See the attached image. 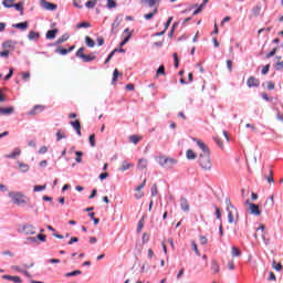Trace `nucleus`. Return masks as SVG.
Here are the masks:
<instances>
[{"mask_svg":"<svg viewBox=\"0 0 283 283\" xmlns=\"http://www.w3.org/2000/svg\"><path fill=\"white\" fill-rule=\"evenodd\" d=\"M14 1H17V0H3L2 6L4 8H12V6H14Z\"/></svg>","mask_w":283,"mask_h":283,"instance_id":"72a5a7b5","label":"nucleus"},{"mask_svg":"<svg viewBox=\"0 0 283 283\" xmlns=\"http://www.w3.org/2000/svg\"><path fill=\"white\" fill-rule=\"evenodd\" d=\"M85 48H80L77 51H76V56L77 59H83L85 56Z\"/></svg>","mask_w":283,"mask_h":283,"instance_id":"4c0bfd02","label":"nucleus"},{"mask_svg":"<svg viewBox=\"0 0 283 283\" xmlns=\"http://www.w3.org/2000/svg\"><path fill=\"white\" fill-rule=\"evenodd\" d=\"M0 56H2L3 59H8V56H10V51L8 50L1 51Z\"/></svg>","mask_w":283,"mask_h":283,"instance_id":"774afa93","label":"nucleus"},{"mask_svg":"<svg viewBox=\"0 0 283 283\" xmlns=\"http://www.w3.org/2000/svg\"><path fill=\"white\" fill-rule=\"evenodd\" d=\"M143 227H145V222L139 220L138 226H137V233H140L143 231Z\"/></svg>","mask_w":283,"mask_h":283,"instance_id":"e2e57ef3","label":"nucleus"},{"mask_svg":"<svg viewBox=\"0 0 283 283\" xmlns=\"http://www.w3.org/2000/svg\"><path fill=\"white\" fill-rule=\"evenodd\" d=\"M186 158L188 160H196V153H193L191 149H188L186 153Z\"/></svg>","mask_w":283,"mask_h":283,"instance_id":"c756f323","label":"nucleus"},{"mask_svg":"<svg viewBox=\"0 0 283 283\" xmlns=\"http://www.w3.org/2000/svg\"><path fill=\"white\" fill-rule=\"evenodd\" d=\"M10 114H14V108L12 106L3 108L0 106V115L1 116H10Z\"/></svg>","mask_w":283,"mask_h":283,"instance_id":"9d476101","label":"nucleus"},{"mask_svg":"<svg viewBox=\"0 0 283 283\" xmlns=\"http://www.w3.org/2000/svg\"><path fill=\"white\" fill-rule=\"evenodd\" d=\"M231 255H232V258H240L242 255V252L237 247H232Z\"/></svg>","mask_w":283,"mask_h":283,"instance_id":"aec40b11","label":"nucleus"},{"mask_svg":"<svg viewBox=\"0 0 283 283\" xmlns=\"http://www.w3.org/2000/svg\"><path fill=\"white\" fill-rule=\"evenodd\" d=\"M192 250L195 251L196 255L200 256V251L198 250V244H196V241L191 242Z\"/></svg>","mask_w":283,"mask_h":283,"instance_id":"3c124183","label":"nucleus"},{"mask_svg":"<svg viewBox=\"0 0 283 283\" xmlns=\"http://www.w3.org/2000/svg\"><path fill=\"white\" fill-rule=\"evenodd\" d=\"M70 125L73 127V129H75V132H76V134H77V136H81L82 134H81V122H78V119H76V120H71L70 122Z\"/></svg>","mask_w":283,"mask_h":283,"instance_id":"1a4fd4ad","label":"nucleus"},{"mask_svg":"<svg viewBox=\"0 0 283 283\" xmlns=\"http://www.w3.org/2000/svg\"><path fill=\"white\" fill-rule=\"evenodd\" d=\"M95 7H96V0H88L85 3V8H88V10H94Z\"/></svg>","mask_w":283,"mask_h":283,"instance_id":"7c9ffc66","label":"nucleus"},{"mask_svg":"<svg viewBox=\"0 0 283 283\" xmlns=\"http://www.w3.org/2000/svg\"><path fill=\"white\" fill-rule=\"evenodd\" d=\"M67 39H70V35H67V34L62 35L61 38H59L56 40V45H61V43H65V41H67Z\"/></svg>","mask_w":283,"mask_h":283,"instance_id":"f704fd0d","label":"nucleus"},{"mask_svg":"<svg viewBox=\"0 0 283 283\" xmlns=\"http://www.w3.org/2000/svg\"><path fill=\"white\" fill-rule=\"evenodd\" d=\"M129 39H132V33H128L127 36L119 43V46L123 48L129 43Z\"/></svg>","mask_w":283,"mask_h":283,"instance_id":"58836bf2","label":"nucleus"},{"mask_svg":"<svg viewBox=\"0 0 283 283\" xmlns=\"http://www.w3.org/2000/svg\"><path fill=\"white\" fill-rule=\"evenodd\" d=\"M82 60L84 63H92V61L96 60V55L84 54V57H82Z\"/></svg>","mask_w":283,"mask_h":283,"instance_id":"5701e85b","label":"nucleus"},{"mask_svg":"<svg viewBox=\"0 0 283 283\" xmlns=\"http://www.w3.org/2000/svg\"><path fill=\"white\" fill-rule=\"evenodd\" d=\"M75 156H77V157L75 158V160H76L77 163H83V158H81V157L83 156V151H76V153H75Z\"/></svg>","mask_w":283,"mask_h":283,"instance_id":"052dcab7","label":"nucleus"},{"mask_svg":"<svg viewBox=\"0 0 283 283\" xmlns=\"http://www.w3.org/2000/svg\"><path fill=\"white\" fill-rule=\"evenodd\" d=\"M27 242H28V244H36V243H39L36 237H29V238H27Z\"/></svg>","mask_w":283,"mask_h":283,"instance_id":"de8ad7c7","label":"nucleus"},{"mask_svg":"<svg viewBox=\"0 0 283 283\" xmlns=\"http://www.w3.org/2000/svg\"><path fill=\"white\" fill-rule=\"evenodd\" d=\"M85 43H86L87 48H94V45H96L94 40H92V38H90V36L85 38Z\"/></svg>","mask_w":283,"mask_h":283,"instance_id":"c9c22d12","label":"nucleus"},{"mask_svg":"<svg viewBox=\"0 0 283 283\" xmlns=\"http://www.w3.org/2000/svg\"><path fill=\"white\" fill-rule=\"evenodd\" d=\"M88 140H90V145H91V147H96V135H91L90 137H88Z\"/></svg>","mask_w":283,"mask_h":283,"instance_id":"ea45409f","label":"nucleus"},{"mask_svg":"<svg viewBox=\"0 0 283 283\" xmlns=\"http://www.w3.org/2000/svg\"><path fill=\"white\" fill-rule=\"evenodd\" d=\"M199 242H200V244H202L205 247L206 244L209 243V239H207V237H205V235H200Z\"/></svg>","mask_w":283,"mask_h":283,"instance_id":"49530a36","label":"nucleus"},{"mask_svg":"<svg viewBox=\"0 0 283 283\" xmlns=\"http://www.w3.org/2000/svg\"><path fill=\"white\" fill-rule=\"evenodd\" d=\"M40 6L43 10H49V12H54L57 8L56 4L48 2V0H40Z\"/></svg>","mask_w":283,"mask_h":283,"instance_id":"20e7f679","label":"nucleus"},{"mask_svg":"<svg viewBox=\"0 0 283 283\" xmlns=\"http://www.w3.org/2000/svg\"><path fill=\"white\" fill-rule=\"evenodd\" d=\"M175 165H178V159L169 158L164 169H171Z\"/></svg>","mask_w":283,"mask_h":283,"instance_id":"a211bd4d","label":"nucleus"},{"mask_svg":"<svg viewBox=\"0 0 283 283\" xmlns=\"http://www.w3.org/2000/svg\"><path fill=\"white\" fill-rule=\"evenodd\" d=\"M2 280H8L9 282H14V283L23 282V280H21L20 276H12V275H8V274L2 275Z\"/></svg>","mask_w":283,"mask_h":283,"instance_id":"6e6552de","label":"nucleus"},{"mask_svg":"<svg viewBox=\"0 0 283 283\" xmlns=\"http://www.w3.org/2000/svg\"><path fill=\"white\" fill-rule=\"evenodd\" d=\"M11 271H15L17 273H22V275H25V277H32V274L28 270H23L19 265H11Z\"/></svg>","mask_w":283,"mask_h":283,"instance_id":"423d86ee","label":"nucleus"},{"mask_svg":"<svg viewBox=\"0 0 283 283\" xmlns=\"http://www.w3.org/2000/svg\"><path fill=\"white\" fill-rule=\"evenodd\" d=\"M81 3H82L81 0H73L74 8H77L78 10L83 8V4Z\"/></svg>","mask_w":283,"mask_h":283,"instance_id":"bf43d9fd","label":"nucleus"},{"mask_svg":"<svg viewBox=\"0 0 283 283\" xmlns=\"http://www.w3.org/2000/svg\"><path fill=\"white\" fill-rule=\"evenodd\" d=\"M227 211L231 209H235V207L231 203V199L226 198Z\"/></svg>","mask_w":283,"mask_h":283,"instance_id":"a18cd8bd","label":"nucleus"},{"mask_svg":"<svg viewBox=\"0 0 283 283\" xmlns=\"http://www.w3.org/2000/svg\"><path fill=\"white\" fill-rule=\"evenodd\" d=\"M13 28H17L18 30H28V22H20L13 24Z\"/></svg>","mask_w":283,"mask_h":283,"instance_id":"b1692460","label":"nucleus"},{"mask_svg":"<svg viewBox=\"0 0 283 283\" xmlns=\"http://www.w3.org/2000/svg\"><path fill=\"white\" fill-rule=\"evenodd\" d=\"M272 266L275 271L282 270V263H276L275 261H273Z\"/></svg>","mask_w":283,"mask_h":283,"instance_id":"4d7b16f0","label":"nucleus"},{"mask_svg":"<svg viewBox=\"0 0 283 283\" xmlns=\"http://www.w3.org/2000/svg\"><path fill=\"white\" fill-rule=\"evenodd\" d=\"M35 238L38 241L40 240V242H45L48 240L45 234H38Z\"/></svg>","mask_w":283,"mask_h":283,"instance_id":"0e129e2a","label":"nucleus"},{"mask_svg":"<svg viewBox=\"0 0 283 283\" xmlns=\"http://www.w3.org/2000/svg\"><path fill=\"white\" fill-rule=\"evenodd\" d=\"M245 205L248 207V211L249 213H251V216H262V211H260V206L255 205V203H251V200L247 199Z\"/></svg>","mask_w":283,"mask_h":283,"instance_id":"7ed1b4c3","label":"nucleus"},{"mask_svg":"<svg viewBox=\"0 0 283 283\" xmlns=\"http://www.w3.org/2000/svg\"><path fill=\"white\" fill-rule=\"evenodd\" d=\"M28 39H29V41H39V39H41V34L39 32L31 31L28 34Z\"/></svg>","mask_w":283,"mask_h":283,"instance_id":"dca6fc26","label":"nucleus"},{"mask_svg":"<svg viewBox=\"0 0 283 283\" xmlns=\"http://www.w3.org/2000/svg\"><path fill=\"white\" fill-rule=\"evenodd\" d=\"M2 48L4 49V50H12V49H14V42H12L11 40H9V41H7V42H4L3 44H2Z\"/></svg>","mask_w":283,"mask_h":283,"instance_id":"a878e982","label":"nucleus"},{"mask_svg":"<svg viewBox=\"0 0 283 283\" xmlns=\"http://www.w3.org/2000/svg\"><path fill=\"white\" fill-rule=\"evenodd\" d=\"M138 169H147V159H139L137 164Z\"/></svg>","mask_w":283,"mask_h":283,"instance_id":"c85d7f7f","label":"nucleus"},{"mask_svg":"<svg viewBox=\"0 0 283 283\" xmlns=\"http://www.w3.org/2000/svg\"><path fill=\"white\" fill-rule=\"evenodd\" d=\"M8 197L11 199L12 205H17L18 207L28 202V197L21 191H10Z\"/></svg>","mask_w":283,"mask_h":283,"instance_id":"f257e3e1","label":"nucleus"},{"mask_svg":"<svg viewBox=\"0 0 283 283\" xmlns=\"http://www.w3.org/2000/svg\"><path fill=\"white\" fill-rule=\"evenodd\" d=\"M228 222L229 224H233V211H228Z\"/></svg>","mask_w":283,"mask_h":283,"instance_id":"13d9d810","label":"nucleus"},{"mask_svg":"<svg viewBox=\"0 0 283 283\" xmlns=\"http://www.w3.org/2000/svg\"><path fill=\"white\" fill-rule=\"evenodd\" d=\"M161 75H165V65H160L158 69H157V73H156V76H160Z\"/></svg>","mask_w":283,"mask_h":283,"instance_id":"8fccbe9b","label":"nucleus"},{"mask_svg":"<svg viewBox=\"0 0 283 283\" xmlns=\"http://www.w3.org/2000/svg\"><path fill=\"white\" fill-rule=\"evenodd\" d=\"M23 233H25V235H34V233H36L34 226H24Z\"/></svg>","mask_w":283,"mask_h":283,"instance_id":"9b49d317","label":"nucleus"},{"mask_svg":"<svg viewBox=\"0 0 283 283\" xmlns=\"http://www.w3.org/2000/svg\"><path fill=\"white\" fill-rule=\"evenodd\" d=\"M12 74H14V70L10 69L9 73L4 76V81H10V78H12Z\"/></svg>","mask_w":283,"mask_h":283,"instance_id":"338daca9","label":"nucleus"},{"mask_svg":"<svg viewBox=\"0 0 283 283\" xmlns=\"http://www.w3.org/2000/svg\"><path fill=\"white\" fill-rule=\"evenodd\" d=\"M130 143H133L134 145H138V143H140V137L137 135H133L129 137Z\"/></svg>","mask_w":283,"mask_h":283,"instance_id":"e433bc0d","label":"nucleus"},{"mask_svg":"<svg viewBox=\"0 0 283 283\" xmlns=\"http://www.w3.org/2000/svg\"><path fill=\"white\" fill-rule=\"evenodd\" d=\"M198 164L205 171H211L213 164L211 163V154H199Z\"/></svg>","mask_w":283,"mask_h":283,"instance_id":"f03ea898","label":"nucleus"},{"mask_svg":"<svg viewBox=\"0 0 283 283\" xmlns=\"http://www.w3.org/2000/svg\"><path fill=\"white\" fill-rule=\"evenodd\" d=\"M56 34H59V29L49 30L46 32V39L49 40L56 39Z\"/></svg>","mask_w":283,"mask_h":283,"instance_id":"f3484780","label":"nucleus"},{"mask_svg":"<svg viewBox=\"0 0 283 283\" xmlns=\"http://www.w3.org/2000/svg\"><path fill=\"white\" fill-rule=\"evenodd\" d=\"M216 212L214 216L217 217V220H222V212H220V208L214 207Z\"/></svg>","mask_w":283,"mask_h":283,"instance_id":"864d4df0","label":"nucleus"},{"mask_svg":"<svg viewBox=\"0 0 283 283\" xmlns=\"http://www.w3.org/2000/svg\"><path fill=\"white\" fill-rule=\"evenodd\" d=\"M106 8H108V10H112L113 8H116V1L107 0Z\"/></svg>","mask_w":283,"mask_h":283,"instance_id":"a19ab883","label":"nucleus"},{"mask_svg":"<svg viewBox=\"0 0 283 283\" xmlns=\"http://www.w3.org/2000/svg\"><path fill=\"white\" fill-rule=\"evenodd\" d=\"M167 163H169V157H165V156H160L158 164L160 165V167H166Z\"/></svg>","mask_w":283,"mask_h":283,"instance_id":"4be33fe9","label":"nucleus"},{"mask_svg":"<svg viewBox=\"0 0 283 283\" xmlns=\"http://www.w3.org/2000/svg\"><path fill=\"white\" fill-rule=\"evenodd\" d=\"M247 85H248V87H260V81H258L255 77L251 76L248 78Z\"/></svg>","mask_w":283,"mask_h":283,"instance_id":"f8f14e48","label":"nucleus"},{"mask_svg":"<svg viewBox=\"0 0 283 283\" xmlns=\"http://www.w3.org/2000/svg\"><path fill=\"white\" fill-rule=\"evenodd\" d=\"M88 216H90V218L93 220V222H94L95 226L101 222L99 219H97V218L94 217V216H95L94 212H90Z\"/></svg>","mask_w":283,"mask_h":283,"instance_id":"603ef678","label":"nucleus"},{"mask_svg":"<svg viewBox=\"0 0 283 283\" xmlns=\"http://www.w3.org/2000/svg\"><path fill=\"white\" fill-rule=\"evenodd\" d=\"M201 10H205V4H200L199 7H198V9H196L195 11H193V17H196V14H200V12H201Z\"/></svg>","mask_w":283,"mask_h":283,"instance_id":"69168bd1","label":"nucleus"},{"mask_svg":"<svg viewBox=\"0 0 283 283\" xmlns=\"http://www.w3.org/2000/svg\"><path fill=\"white\" fill-rule=\"evenodd\" d=\"M145 185H147V179H144V181L135 189V191H143V189H145Z\"/></svg>","mask_w":283,"mask_h":283,"instance_id":"5fc2aeb1","label":"nucleus"},{"mask_svg":"<svg viewBox=\"0 0 283 283\" xmlns=\"http://www.w3.org/2000/svg\"><path fill=\"white\" fill-rule=\"evenodd\" d=\"M180 208L182 211H189V201L187 200V198H180Z\"/></svg>","mask_w":283,"mask_h":283,"instance_id":"4468645a","label":"nucleus"},{"mask_svg":"<svg viewBox=\"0 0 283 283\" xmlns=\"http://www.w3.org/2000/svg\"><path fill=\"white\" fill-rule=\"evenodd\" d=\"M262 12V4H256L254 8H252V15L258 17Z\"/></svg>","mask_w":283,"mask_h":283,"instance_id":"412c9836","label":"nucleus"},{"mask_svg":"<svg viewBox=\"0 0 283 283\" xmlns=\"http://www.w3.org/2000/svg\"><path fill=\"white\" fill-rule=\"evenodd\" d=\"M151 196L156 197L158 196V185L154 184V186L150 188Z\"/></svg>","mask_w":283,"mask_h":283,"instance_id":"09e8293b","label":"nucleus"},{"mask_svg":"<svg viewBox=\"0 0 283 283\" xmlns=\"http://www.w3.org/2000/svg\"><path fill=\"white\" fill-rule=\"evenodd\" d=\"M265 179L271 185V182H275V179H273V170H270V177L265 176Z\"/></svg>","mask_w":283,"mask_h":283,"instance_id":"680f3d73","label":"nucleus"},{"mask_svg":"<svg viewBox=\"0 0 283 283\" xmlns=\"http://www.w3.org/2000/svg\"><path fill=\"white\" fill-rule=\"evenodd\" d=\"M132 167H134V164H129L127 160H124L118 167V171H127L128 169H132Z\"/></svg>","mask_w":283,"mask_h":283,"instance_id":"ddd939ff","label":"nucleus"},{"mask_svg":"<svg viewBox=\"0 0 283 283\" xmlns=\"http://www.w3.org/2000/svg\"><path fill=\"white\" fill-rule=\"evenodd\" d=\"M116 52H118V49H114L107 56V59L105 60V65H107V63H109L112 61V59L114 57V55L116 54Z\"/></svg>","mask_w":283,"mask_h":283,"instance_id":"2f4dec72","label":"nucleus"},{"mask_svg":"<svg viewBox=\"0 0 283 283\" xmlns=\"http://www.w3.org/2000/svg\"><path fill=\"white\" fill-rule=\"evenodd\" d=\"M192 140L195 143H197V146L199 147V149H201V154H211V151L209 150V146L207 144H205L202 140L198 139V138H192Z\"/></svg>","mask_w":283,"mask_h":283,"instance_id":"39448f33","label":"nucleus"},{"mask_svg":"<svg viewBox=\"0 0 283 283\" xmlns=\"http://www.w3.org/2000/svg\"><path fill=\"white\" fill-rule=\"evenodd\" d=\"M56 136V142L60 143V140H63V138H67V136H65V130L63 129H59L55 134Z\"/></svg>","mask_w":283,"mask_h":283,"instance_id":"6ab92c4d","label":"nucleus"},{"mask_svg":"<svg viewBox=\"0 0 283 283\" xmlns=\"http://www.w3.org/2000/svg\"><path fill=\"white\" fill-rule=\"evenodd\" d=\"M120 17H116V19H115V21L112 23V28L113 29H116V28H118V25H120Z\"/></svg>","mask_w":283,"mask_h":283,"instance_id":"37998d69","label":"nucleus"},{"mask_svg":"<svg viewBox=\"0 0 283 283\" xmlns=\"http://www.w3.org/2000/svg\"><path fill=\"white\" fill-rule=\"evenodd\" d=\"M17 165L21 174H28L30 171V165L22 161H17Z\"/></svg>","mask_w":283,"mask_h":283,"instance_id":"0eeeda50","label":"nucleus"},{"mask_svg":"<svg viewBox=\"0 0 283 283\" xmlns=\"http://www.w3.org/2000/svg\"><path fill=\"white\" fill-rule=\"evenodd\" d=\"M12 8H14L18 12H21V14H23V2L12 4Z\"/></svg>","mask_w":283,"mask_h":283,"instance_id":"473e14b6","label":"nucleus"},{"mask_svg":"<svg viewBox=\"0 0 283 283\" xmlns=\"http://www.w3.org/2000/svg\"><path fill=\"white\" fill-rule=\"evenodd\" d=\"M17 156H21L20 148H14L13 151L10 153L9 155H6L4 158H11L12 160H14V158H17Z\"/></svg>","mask_w":283,"mask_h":283,"instance_id":"2eb2a0df","label":"nucleus"},{"mask_svg":"<svg viewBox=\"0 0 283 283\" xmlns=\"http://www.w3.org/2000/svg\"><path fill=\"white\" fill-rule=\"evenodd\" d=\"M45 188H46L45 185H43V186H34L33 191H35V192L45 191Z\"/></svg>","mask_w":283,"mask_h":283,"instance_id":"6e6d98bb","label":"nucleus"},{"mask_svg":"<svg viewBox=\"0 0 283 283\" xmlns=\"http://www.w3.org/2000/svg\"><path fill=\"white\" fill-rule=\"evenodd\" d=\"M55 52L56 54H62V56H65V54L69 53L67 49H63V48H57Z\"/></svg>","mask_w":283,"mask_h":283,"instance_id":"79ce46f5","label":"nucleus"},{"mask_svg":"<svg viewBox=\"0 0 283 283\" xmlns=\"http://www.w3.org/2000/svg\"><path fill=\"white\" fill-rule=\"evenodd\" d=\"M76 28L78 30H81V28H92V24H90V22H81L76 25Z\"/></svg>","mask_w":283,"mask_h":283,"instance_id":"c03bdc74","label":"nucleus"},{"mask_svg":"<svg viewBox=\"0 0 283 283\" xmlns=\"http://www.w3.org/2000/svg\"><path fill=\"white\" fill-rule=\"evenodd\" d=\"M211 271L213 273H220V265L218 264V261L216 260L212 261Z\"/></svg>","mask_w":283,"mask_h":283,"instance_id":"393cba45","label":"nucleus"},{"mask_svg":"<svg viewBox=\"0 0 283 283\" xmlns=\"http://www.w3.org/2000/svg\"><path fill=\"white\" fill-rule=\"evenodd\" d=\"M83 272L81 270H75L73 272H67L65 277H76V275H81Z\"/></svg>","mask_w":283,"mask_h":283,"instance_id":"cd10ccee","label":"nucleus"},{"mask_svg":"<svg viewBox=\"0 0 283 283\" xmlns=\"http://www.w3.org/2000/svg\"><path fill=\"white\" fill-rule=\"evenodd\" d=\"M142 3H147L149 8H154L156 3H160V0H142Z\"/></svg>","mask_w":283,"mask_h":283,"instance_id":"bb28decb","label":"nucleus"}]
</instances>
